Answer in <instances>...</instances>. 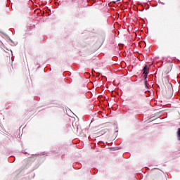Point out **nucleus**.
Instances as JSON below:
<instances>
[{"mask_svg": "<svg viewBox=\"0 0 180 180\" xmlns=\"http://www.w3.org/2000/svg\"><path fill=\"white\" fill-rule=\"evenodd\" d=\"M161 179V175L160 173H155L154 174V180H160Z\"/></svg>", "mask_w": 180, "mask_h": 180, "instance_id": "3", "label": "nucleus"}, {"mask_svg": "<svg viewBox=\"0 0 180 180\" xmlns=\"http://www.w3.org/2000/svg\"><path fill=\"white\" fill-rule=\"evenodd\" d=\"M71 1V2H73L74 1V0H70Z\"/></svg>", "mask_w": 180, "mask_h": 180, "instance_id": "6", "label": "nucleus"}, {"mask_svg": "<svg viewBox=\"0 0 180 180\" xmlns=\"http://www.w3.org/2000/svg\"><path fill=\"white\" fill-rule=\"evenodd\" d=\"M148 74V65H146L143 68V77H144V82H145L146 87H147Z\"/></svg>", "mask_w": 180, "mask_h": 180, "instance_id": "2", "label": "nucleus"}, {"mask_svg": "<svg viewBox=\"0 0 180 180\" xmlns=\"http://www.w3.org/2000/svg\"><path fill=\"white\" fill-rule=\"evenodd\" d=\"M162 94L164 97L169 99L173 96V89L172 86H169L167 89H164L162 90Z\"/></svg>", "mask_w": 180, "mask_h": 180, "instance_id": "1", "label": "nucleus"}, {"mask_svg": "<svg viewBox=\"0 0 180 180\" xmlns=\"http://www.w3.org/2000/svg\"><path fill=\"white\" fill-rule=\"evenodd\" d=\"M121 0H117L116 2H120Z\"/></svg>", "mask_w": 180, "mask_h": 180, "instance_id": "5", "label": "nucleus"}, {"mask_svg": "<svg viewBox=\"0 0 180 180\" xmlns=\"http://www.w3.org/2000/svg\"><path fill=\"white\" fill-rule=\"evenodd\" d=\"M178 139L180 140V128L178 129Z\"/></svg>", "mask_w": 180, "mask_h": 180, "instance_id": "4", "label": "nucleus"}]
</instances>
